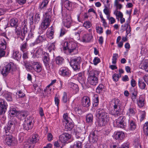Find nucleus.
<instances>
[{"label": "nucleus", "instance_id": "obj_1", "mask_svg": "<svg viewBox=\"0 0 148 148\" xmlns=\"http://www.w3.org/2000/svg\"><path fill=\"white\" fill-rule=\"evenodd\" d=\"M96 115L98 118V123L99 126L101 127L106 124L109 119L108 114L103 109L99 108L96 112Z\"/></svg>", "mask_w": 148, "mask_h": 148}, {"label": "nucleus", "instance_id": "obj_2", "mask_svg": "<svg viewBox=\"0 0 148 148\" xmlns=\"http://www.w3.org/2000/svg\"><path fill=\"white\" fill-rule=\"evenodd\" d=\"M110 106L113 108L110 111V114L114 116H119L121 114L122 107L121 102L118 99L115 98L110 103Z\"/></svg>", "mask_w": 148, "mask_h": 148}, {"label": "nucleus", "instance_id": "obj_3", "mask_svg": "<svg viewBox=\"0 0 148 148\" xmlns=\"http://www.w3.org/2000/svg\"><path fill=\"white\" fill-rule=\"evenodd\" d=\"M77 44L73 42H66L63 45V49L64 50H67L70 53L73 52L77 53Z\"/></svg>", "mask_w": 148, "mask_h": 148}, {"label": "nucleus", "instance_id": "obj_4", "mask_svg": "<svg viewBox=\"0 0 148 148\" xmlns=\"http://www.w3.org/2000/svg\"><path fill=\"white\" fill-rule=\"evenodd\" d=\"M51 21V16L49 13H46L45 17L42 20L40 25V27L43 30L46 29L49 26Z\"/></svg>", "mask_w": 148, "mask_h": 148}, {"label": "nucleus", "instance_id": "obj_5", "mask_svg": "<svg viewBox=\"0 0 148 148\" xmlns=\"http://www.w3.org/2000/svg\"><path fill=\"white\" fill-rule=\"evenodd\" d=\"M15 68V67L13 63H9L3 67L1 73L4 76H6L10 72L13 71Z\"/></svg>", "mask_w": 148, "mask_h": 148}, {"label": "nucleus", "instance_id": "obj_6", "mask_svg": "<svg viewBox=\"0 0 148 148\" xmlns=\"http://www.w3.org/2000/svg\"><path fill=\"white\" fill-rule=\"evenodd\" d=\"M81 62L80 57H77L72 59L70 62V64L75 71L78 70L80 68V64Z\"/></svg>", "mask_w": 148, "mask_h": 148}, {"label": "nucleus", "instance_id": "obj_7", "mask_svg": "<svg viewBox=\"0 0 148 148\" xmlns=\"http://www.w3.org/2000/svg\"><path fill=\"white\" fill-rule=\"evenodd\" d=\"M63 17L62 22L64 26L67 28H69L73 23L71 15L69 14H66L63 15Z\"/></svg>", "mask_w": 148, "mask_h": 148}, {"label": "nucleus", "instance_id": "obj_8", "mask_svg": "<svg viewBox=\"0 0 148 148\" xmlns=\"http://www.w3.org/2000/svg\"><path fill=\"white\" fill-rule=\"evenodd\" d=\"M10 26L12 27H15V31L16 33L17 34H20L21 33V28L18 27V20L15 18L11 19L9 21Z\"/></svg>", "mask_w": 148, "mask_h": 148}, {"label": "nucleus", "instance_id": "obj_9", "mask_svg": "<svg viewBox=\"0 0 148 148\" xmlns=\"http://www.w3.org/2000/svg\"><path fill=\"white\" fill-rule=\"evenodd\" d=\"M42 60L46 69L49 70L50 69V61L49 54L47 52H44L43 54Z\"/></svg>", "mask_w": 148, "mask_h": 148}, {"label": "nucleus", "instance_id": "obj_10", "mask_svg": "<svg viewBox=\"0 0 148 148\" xmlns=\"http://www.w3.org/2000/svg\"><path fill=\"white\" fill-rule=\"evenodd\" d=\"M5 133L6 135L5 140L7 144L9 145H16L17 141L10 135L11 133Z\"/></svg>", "mask_w": 148, "mask_h": 148}, {"label": "nucleus", "instance_id": "obj_11", "mask_svg": "<svg viewBox=\"0 0 148 148\" xmlns=\"http://www.w3.org/2000/svg\"><path fill=\"white\" fill-rule=\"evenodd\" d=\"M116 123L118 127L122 128H125L126 126L125 118L123 116H119L116 120Z\"/></svg>", "mask_w": 148, "mask_h": 148}, {"label": "nucleus", "instance_id": "obj_12", "mask_svg": "<svg viewBox=\"0 0 148 148\" xmlns=\"http://www.w3.org/2000/svg\"><path fill=\"white\" fill-rule=\"evenodd\" d=\"M32 119H26L24 122L23 127L24 128L28 130L31 129L33 125V123L32 122Z\"/></svg>", "mask_w": 148, "mask_h": 148}, {"label": "nucleus", "instance_id": "obj_13", "mask_svg": "<svg viewBox=\"0 0 148 148\" xmlns=\"http://www.w3.org/2000/svg\"><path fill=\"white\" fill-rule=\"evenodd\" d=\"M7 104L6 101L0 99V115L4 114L6 112Z\"/></svg>", "mask_w": 148, "mask_h": 148}, {"label": "nucleus", "instance_id": "obj_14", "mask_svg": "<svg viewBox=\"0 0 148 148\" xmlns=\"http://www.w3.org/2000/svg\"><path fill=\"white\" fill-rule=\"evenodd\" d=\"M93 38L91 33H86L83 35L81 41L83 42H91Z\"/></svg>", "mask_w": 148, "mask_h": 148}, {"label": "nucleus", "instance_id": "obj_15", "mask_svg": "<svg viewBox=\"0 0 148 148\" xmlns=\"http://www.w3.org/2000/svg\"><path fill=\"white\" fill-rule=\"evenodd\" d=\"M71 138V134L68 133H64L60 135L59 139L61 142L64 143L66 142Z\"/></svg>", "mask_w": 148, "mask_h": 148}, {"label": "nucleus", "instance_id": "obj_16", "mask_svg": "<svg viewBox=\"0 0 148 148\" xmlns=\"http://www.w3.org/2000/svg\"><path fill=\"white\" fill-rule=\"evenodd\" d=\"M145 97L144 96H140L137 100V103L140 108L143 107L145 104Z\"/></svg>", "mask_w": 148, "mask_h": 148}, {"label": "nucleus", "instance_id": "obj_17", "mask_svg": "<svg viewBox=\"0 0 148 148\" xmlns=\"http://www.w3.org/2000/svg\"><path fill=\"white\" fill-rule=\"evenodd\" d=\"M33 68L38 73L40 72L42 70V65L39 62H34L32 64Z\"/></svg>", "mask_w": 148, "mask_h": 148}, {"label": "nucleus", "instance_id": "obj_18", "mask_svg": "<svg viewBox=\"0 0 148 148\" xmlns=\"http://www.w3.org/2000/svg\"><path fill=\"white\" fill-rule=\"evenodd\" d=\"M61 75L63 76L69 77L71 75V72L68 68L62 67L60 69Z\"/></svg>", "mask_w": 148, "mask_h": 148}, {"label": "nucleus", "instance_id": "obj_19", "mask_svg": "<svg viewBox=\"0 0 148 148\" xmlns=\"http://www.w3.org/2000/svg\"><path fill=\"white\" fill-rule=\"evenodd\" d=\"M82 104L84 107H89L90 105L89 98L87 96L84 97L82 100Z\"/></svg>", "mask_w": 148, "mask_h": 148}, {"label": "nucleus", "instance_id": "obj_20", "mask_svg": "<svg viewBox=\"0 0 148 148\" xmlns=\"http://www.w3.org/2000/svg\"><path fill=\"white\" fill-rule=\"evenodd\" d=\"M125 137L123 132L122 131L117 132L114 133V137L118 140H122Z\"/></svg>", "mask_w": 148, "mask_h": 148}, {"label": "nucleus", "instance_id": "obj_21", "mask_svg": "<svg viewBox=\"0 0 148 148\" xmlns=\"http://www.w3.org/2000/svg\"><path fill=\"white\" fill-rule=\"evenodd\" d=\"M15 125V123L13 121H10L8 122L7 127H5L4 128L5 130V133H11L10 131L11 129V128L12 126L13 127Z\"/></svg>", "mask_w": 148, "mask_h": 148}, {"label": "nucleus", "instance_id": "obj_22", "mask_svg": "<svg viewBox=\"0 0 148 148\" xmlns=\"http://www.w3.org/2000/svg\"><path fill=\"white\" fill-rule=\"evenodd\" d=\"M48 0H43L42 2L40 3L39 5L38 9L40 10L44 9L46 8L49 3Z\"/></svg>", "mask_w": 148, "mask_h": 148}, {"label": "nucleus", "instance_id": "obj_23", "mask_svg": "<svg viewBox=\"0 0 148 148\" xmlns=\"http://www.w3.org/2000/svg\"><path fill=\"white\" fill-rule=\"evenodd\" d=\"M89 73V77H97L98 78V75L99 73V71H95L92 70L90 71H88Z\"/></svg>", "mask_w": 148, "mask_h": 148}, {"label": "nucleus", "instance_id": "obj_24", "mask_svg": "<svg viewBox=\"0 0 148 148\" xmlns=\"http://www.w3.org/2000/svg\"><path fill=\"white\" fill-rule=\"evenodd\" d=\"M2 95L8 101H12V93L10 92H5L4 94L3 93Z\"/></svg>", "mask_w": 148, "mask_h": 148}, {"label": "nucleus", "instance_id": "obj_25", "mask_svg": "<svg viewBox=\"0 0 148 148\" xmlns=\"http://www.w3.org/2000/svg\"><path fill=\"white\" fill-rule=\"evenodd\" d=\"M88 80L90 84L92 85H96L98 83V78L97 77H88Z\"/></svg>", "mask_w": 148, "mask_h": 148}, {"label": "nucleus", "instance_id": "obj_26", "mask_svg": "<svg viewBox=\"0 0 148 148\" xmlns=\"http://www.w3.org/2000/svg\"><path fill=\"white\" fill-rule=\"evenodd\" d=\"M12 57L14 59L19 60L21 58V54L18 51L15 50L13 51Z\"/></svg>", "mask_w": 148, "mask_h": 148}, {"label": "nucleus", "instance_id": "obj_27", "mask_svg": "<svg viewBox=\"0 0 148 148\" xmlns=\"http://www.w3.org/2000/svg\"><path fill=\"white\" fill-rule=\"evenodd\" d=\"M65 123V129L66 131L71 130L73 127V124L72 123L69 122V121L64 123V124Z\"/></svg>", "mask_w": 148, "mask_h": 148}, {"label": "nucleus", "instance_id": "obj_28", "mask_svg": "<svg viewBox=\"0 0 148 148\" xmlns=\"http://www.w3.org/2000/svg\"><path fill=\"white\" fill-rule=\"evenodd\" d=\"M39 140L38 136L37 134H34L32 135V138L29 141L31 143L33 144L38 142Z\"/></svg>", "mask_w": 148, "mask_h": 148}, {"label": "nucleus", "instance_id": "obj_29", "mask_svg": "<svg viewBox=\"0 0 148 148\" xmlns=\"http://www.w3.org/2000/svg\"><path fill=\"white\" fill-rule=\"evenodd\" d=\"M49 29L50 32H48L47 34V37L50 39H52L53 38L54 29L52 26L50 27Z\"/></svg>", "mask_w": 148, "mask_h": 148}, {"label": "nucleus", "instance_id": "obj_30", "mask_svg": "<svg viewBox=\"0 0 148 148\" xmlns=\"http://www.w3.org/2000/svg\"><path fill=\"white\" fill-rule=\"evenodd\" d=\"M45 39V36L43 35H40L36 39L35 43L36 44L42 42Z\"/></svg>", "mask_w": 148, "mask_h": 148}, {"label": "nucleus", "instance_id": "obj_31", "mask_svg": "<svg viewBox=\"0 0 148 148\" xmlns=\"http://www.w3.org/2000/svg\"><path fill=\"white\" fill-rule=\"evenodd\" d=\"M93 116L92 114H88L86 116V121L88 123H92L93 121Z\"/></svg>", "mask_w": 148, "mask_h": 148}, {"label": "nucleus", "instance_id": "obj_32", "mask_svg": "<svg viewBox=\"0 0 148 148\" xmlns=\"http://www.w3.org/2000/svg\"><path fill=\"white\" fill-rule=\"evenodd\" d=\"M75 137L77 139H79L77 142L80 141V142H81L83 141L85 139V137L84 136L82 135H81L79 132H75Z\"/></svg>", "mask_w": 148, "mask_h": 148}, {"label": "nucleus", "instance_id": "obj_33", "mask_svg": "<svg viewBox=\"0 0 148 148\" xmlns=\"http://www.w3.org/2000/svg\"><path fill=\"white\" fill-rule=\"evenodd\" d=\"M138 85L139 88L142 90L145 89L146 85L145 83L143 80L139 79L138 82Z\"/></svg>", "mask_w": 148, "mask_h": 148}, {"label": "nucleus", "instance_id": "obj_34", "mask_svg": "<svg viewBox=\"0 0 148 148\" xmlns=\"http://www.w3.org/2000/svg\"><path fill=\"white\" fill-rule=\"evenodd\" d=\"M17 116L18 118L21 119L25 118L27 116V114L26 111L19 112L17 113Z\"/></svg>", "mask_w": 148, "mask_h": 148}, {"label": "nucleus", "instance_id": "obj_35", "mask_svg": "<svg viewBox=\"0 0 148 148\" xmlns=\"http://www.w3.org/2000/svg\"><path fill=\"white\" fill-rule=\"evenodd\" d=\"M90 139L93 142L96 141L98 140V136L95 134L94 132H91L89 135Z\"/></svg>", "mask_w": 148, "mask_h": 148}, {"label": "nucleus", "instance_id": "obj_36", "mask_svg": "<svg viewBox=\"0 0 148 148\" xmlns=\"http://www.w3.org/2000/svg\"><path fill=\"white\" fill-rule=\"evenodd\" d=\"M69 86L73 90H75L76 92L79 91V88L78 85L73 83H71L69 84Z\"/></svg>", "mask_w": 148, "mask_h": 148}, {"label": "nucleus", "instance_id": "obj_37", "mask_svg": "<svg viewBox=\"0 0 148 148\" xmlns=\"http://www.w3.org/2000/svg\"><path fill=\"white\" fill-rule=\"evenodd\" d=\"M18 112L16 110L15 108H11L9 111V114L10 116L12 117L17 116Z\"/></svg>", "mask_w": 148, "mask_h": 148}, {"label": "nucleus", "instance_id": "obj_38", "mask_svg": "<svg viewBox=\"0 0 148 148\" xmlns=\"http://www.w3.org/2000/svg\"><path fill=\"white\" fill-rule=\"evenodd\" d=\"M45 52L43 51V49L42 48L38 49L36 51L35 53L36 56L38 58L40 57Z\"/></svg>", "mask_w": 148, "mask_h": 148}, {"label": "nucleus", "instance_id": "obj_39", "mask_svg": "<svg viewBox=\"0 0 148 148\" xmlns=\"http://www.w3.org/2000/svg\"><path fill=\"white\" fill-rule=\"evenodd\" d=\"M105 90L104 87L102 84H100L96 89V92L99 93H102Z\"/></svg>", "mask_w": 148, "mask_h": 148}, {"label": "nucleus", "instance_id": "obj_40", "mask_svg": "<svg viewBox=\"0 0 148 148\" xmlns=\"http://www.w3.org/2000/svg\"><path fill=\"white\" fill-rule=\"evenodd\" d=\"M24 145V148H33L34 146L29 141L25 142Z\"/></svg>", "mask_w": 148, "mask_h": 148}, {"label": "nucleus", "instance_id": "obj_41", "mask_svg": "<svg viewBox=\"0 0 148 148\" xmlns=\"http://www.w3.org/2000/svg\"><path fill=\"white\" fill-rule=\"evenodd\" d=\"M7 47V43L4 39H3V41L0 44V49H2L4 51L6 49Z\"/></svg>", "mask_w": 148, "mask_h": 148}, {"label": "nucleus", "instance_id": "obj_42", "mask_svg": "<svg viewBox=\"0 0 148 148\" xmlns=\"http://www.w3.org/2000/svg\"><path fill=\"white\" fill-rule=\"evenodd\" d=\"M79 142H75L73 147H71V148H82V143Z\"/></svg>", "mask_w": 148, "mask_h": 148}, {"label": "nucleus", "instance_id": "obj_43", "mask_svg": "<svg viewBox=\"0 0 148 148\" xmlns=\"http://www.w3.org/2000/svg\"><path fill=\"white\" fill-rule=\"evenodd\" d=\"M114 14L116 16V19H119V18L123 17V14L120 11H118L117 10H115Z\"/></svg>", "mask_w": 148, "mask_h": 148}, {"label": "nucleus", "instance_id": "obj_44", "mask_svg": "<svg viewBox=\"0 0 148 148\" xmlns=\"http://www.w3.org/2000/svg\"><path fill=\"white\" fill-rule=\"evenodd\" d=\"M136 112V110L135 108L130 107L129 109L127 112L129 115H130L135 114Z\"/></svg>", "mask_w": 148, "mask_h": 148}, {"label": "nucleus", "instance_id": "obj_45", "mask_svg": "<svg viewBox=\"0 0 148 148\" xmlns=\"http://www.w3.org/2000/svg\"><path fill=\"white\" fill-rule=\"evenodd\" d=\"M64 61V59L60 56L57 57L56 59V63L58 65H61L62 64Z\"/></svg>", "mask_w": 148, "mask_h": 148}, {"label": "nucleus", "instance_id": "obj_46", "mask_svg": "<svg viewBox=\"0 0 148 148\" xmlns=\"http://www.w3.org/2000/svg\"><path fill=\"white\" fill-rule=\"evenodd\" d=\"M23 64L25 66L27 71H29L32 68V66L27 61H25V60L24 62H23Z\"/></svg>", "mask_w": 148, "mask_h": 148}, {"label": "nucleus", "instance_id": "obj_47", "mask_svg": "<svg viewBox=\"0 0 148 148\" xmlns=\"http://www.w3.org/2000/svg\"><path fill=\"white\" fill-rule=\"evenodd\" d=\"M62 100L64 103H66L69 101V99L67 97V93L65 92H63Z\"/></svg>", "mask_w": 148, "mask_h": 148}, {"label": "nucleus", "instance_id": "obj_48", "mask_svg": "<svg viewBox=\"0 0 148 148\" xmlns=\"http://www.w3.org/2000/svg\"><path fill=\"white\" fill-rule=\"evenodd\" d=\"M143 130L145 134L147 135L148 134V122L145 123L143 127Z\"/></svg>", "mask_w": 148, "mask_h": 148}, {"label": "nucleus", "instance_id": "obj_49", "mask_svg": "<svg viewBox=\"0 0 148 148\" xmlns=\"http://www.w3.org/2000/svg\"><path fill=\"white\" fill-rule=\"evenodd\" d=\"M92 25L91 23L89 21L85 22L83 24V26L86 29L90 28Z\"/></svg>", "mask_w": 148, "mask_h": 148}, {"label": "nucleus", "instance_id": "obj_50", "mask_svg": "<svg viewBox=\"0 0 148 148\" xmlns=\"http://www.w3.org/2000/svg\"><path fill=\"white\" fill-rule=\"evenodd\" d=\"M40 19V15L39 13L36 14L34 19V22L35 23H38Z\"/></svg>", "mask_w": 148, "mask_h": 148}, {"label": "nucleus", "instance_id": "obj_51", "mask_svg": "<svg viewBox=\"0 0 148 148\" xmlns=\"http://www.w3.org/2000/svg\"><path fill=\"white\" fill-rule=\"evenodd\" d=\"M63 117L64 119V120H63L64 123L69 121L70 118L69 117L67 113H64L63 115Z\"/></svg>", "mask_w": 148, "mask_h": 148}, {"label": "nucleus", "instance_id": "obj_52", "mask_svg": "<svg viewBox=\"0 0 148 148\" xmlns=\"http://www.w3.org/2000/svg\"><path fill=\"white\" fill-rule=\"evenodd\" d=\"M28 31V29L26 26L25 25L23 27L22 32L21 34L23 36H24L27 33Z\"/></svg>", "mask_w": 148, "mask_h": 148}, {"label": "nucleus", "instance_id": "obj_53", "mask_svg": "<svg viewBox=\"0 0 148 148\" xmlns=\"http://www.w3.org/2000/svg\"><path fill=\"white\" fill-rule=\"evenodd\" d=\"M27 43L26 42H25L21 46V49L23 52L26 51L27 50Z\"/></svg>", "mask_w": 148, "mask_h": 148}, {"label": "nucleus", "instance_id": "obj_54", "mask_svg": "<svg viewBox=\"0 0 148 148\" xmlns=\"http://www.w3.org/2000/svg\"><path fill=\"white\" fill-rule=\"evenodd\" d=\"M118 57V55L117 53L114 54L112 58V63L115 64L116 62V60Z\"/></svg>", "mask_w": 148, "mask_h": 148}, {"label": "nucleus", "instance_id": "obj_55", "mask_svg": "<svg viewBox=\"0 0 148 148\" xmlns=\"http://www.w3.org/2000/svg\"><path fill=\"white\" fill-rule=\"evenodd\" d=\"M55 49V45L54 43H52L49 45L48 48V50L49 52L54 50Z\"/></svg>", "mask_w": 148, "mask_h": 148}, {"label": "nucleus", "instance_id": "obj_56", "mask_svg": "<svg viewBox=\"0 0 148 148\" xmlns=\"http://www.w3.org/2000/svg\"><path fill=\"white\" fill-rule=\"evenodd\" d=\"M121 77V75L117 74H114L112 76V78L114 81L115 82L117 81L119 78Z\"/></svg>", "mask_w": 148, "mask_h": 148}, {"label": "nucleus", "instance_id": "obj_57", "mask_svg": "<svg viewBox=\"0 0 148 148\" xmlns=\"http://www.w3.org/2000/svg\"><path fill=\"white\" fill-rule=\"evenodd\" d=\"M96 29L97 32L100 34L103 32V29L101 26H97L96 27Z\"/></svg>", "mask_w": 148, "mask_h": 148}, {"label": "nucleus", "instance_id": "obj_58", "mask_svg": "<svg viewBox=\"0 0 148 148\" xmlns=\"http://www.w3.org/2000/svg\"><path fill=\"white\" fill-rule=\"evenodd\" d=\"M141 68L144 69L145 71L148 72V63H145L141 66Z\"/></svg>", "mask_w": 148, "mask_h": 148}, {"label": "nucleus", "instance_id": "obj_59", "mask_svg": "<svg viewBox=\"0 0 148 148\" xmlns=\"http://www.w3.org/2000/svg\"><path fill=\"white\" fill-rule=\"evenodd\" d=\"M130 129L132 130H133L136 128V125L134 122L132 121H131L130 122Z\"/></svg>", "mask_w": 148, "mask_h": 148}, {"label": "nucleus", "instance_id": "obj_60", "mask_svg": "<svg viewBox=\"0 0 148 148\" xmlns=\"http://www.w3.org/2000/svg\"><path fill=\"white\" fill-rule=\"evenodd\" d=\"M23 62H24L25 60V61H27V59L28 58V52H23Z\"/></svg>", "mask_w": 148, "mask_h": 148}, {"label": "nucleus", "instance_id": "obj_61", "mask_svg": "<svg viewBox=\"0 0 148 148\" xmlns=\"http://www.w3.org/2000/svg\"><path fill=\"white\" fill-rule=\"evenodd\" d=\"M100 62V59L97 57H95L93 60V64L95 65H97Z\"/></svg>", "mask_w": 148, "mask_h": 148}, {"label": "nucleus", "instance_id": "obj_62", "mask_svg": "<svg viewBox=\"0 0 148 148\" xmlns=\"http://www.w3.org/2000/svg\"><path fill=\"white\" fill-rule=\"evenodd\" d=\"M67 32V31L65 29L62 28L60 30V37H62Z\"/></svg>", "mask_w": 148, "mask_h": 148}, {"label": "nucleus", "instance_id": "obj_63", "mask_svg": "<svg viewBox=\"0 0 148 148\" xmlns=\"http://www.w3.org/2000/svg\"><path fill=\"white\" fill-rule=\"evenodd\" d=\"M103 12L107 15V18H108L109 16H110V12L108 9L105 8L104 9Z\"/></svg>", "mask_w": 148, "mask_h": 148}, {"label": "nucleus", "instance_id": "obj_64", "mask_svg": "<svg viewBox=\"0 0 148 148\" xmlns=\"http://www.w3.org/2000/svg\"><path fill=\"white\" fill-rule=\"evenodd\" d=\"M64 5L66 8L70 7L71 5V2L68 0H66L64 2Z\"/></svg>", "mask_w": 148, "mask_h": 148}]
</instances>
